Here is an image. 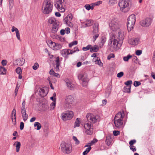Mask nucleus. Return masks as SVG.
Listing matches in <instances>:
<instances>
[{
  "label": "nucleus",
  "mask_w": 155,
  "mask_h": 155,
  "mask_svg": "<svg viewBox=\"0 0 155 155\" xmlns=\"http://www.w3.org/2000/svg\"><path fill=\"white\" fill-rule=\"evenodd\" d=\"M53 3L51 0H45L42 3L41 10L45 15L50 14L53 9Z\"/></svg>",
  "instance_id": "obj_1"
},
{
  "label": "nucleus",
  "mask_w": 155,
  "mask_h": 155,
  "mask_svg": "<svg viewBox=\"0 0 155 155\" xmlns=\"http://www.w3.org/2000/svg\"><path fill=\"white\" fill-rule=\"evenodd\" d=\"M118 4L120 9L122 12L126 13L130 10V2L129 0H119Z\"/></svg>",
  "instance_id": "obj_2"
},
{
  "label": "nucleus",
  "mask_w": 155,
  "mask_h": 155,
  "mask_svg": "<svg viewBox=\"0 0 155 155\" xmlns=\"http://www.w3.org/2000/svg\"><path fill=\"white\" fill-rule=\"evenodd\" d=\"M109 28L113 32H115L119 29L120 25L119 21L116 19L112 18L109 22Z\"/></svg>",
  "instance_id": "obj_3"
},
{
  "label": "nucleus",
  "mask_w": 155,
  "mask_h": 155,
  "mask_svg": "<svg viewBox=\"0 0 155 155\" xmlns=\"http://www.w3.org/2000/svg\"><path fill=\"white\" fill-rule=\"evenodd\" d=\"M61 147L62 151L64 153L69 154L72 151V145L69 143L62 142L61 144Z\"/></svg>",
  "instance_id": "obj_4"
},
{
  "label": "nucleus",
  "mask_w": 155,
  "mask_h": 155,
  "mask_svg": "<svg viewBox=\"0 0 155 155\" xmlns=\"http://www.w3.org/2000/svg\"><path fill=\"white\" fill-rule=\"evenodd\" d=\"M109 44H110L111 48L113 49L117 48L118 45L119 46H120L121 44L116 39V38L113 34H111L110 36Z\"/></svg>",
  "instance_id": "obj_5"
},
{
  "label": "nucleus",
  "mask_w": 155,
  "mask_h": 155,
  "mask_svg": "<svg viewBox=\"0 0 155 155\" xmlns=\"http://www.w3.org/2000/svg\"><path fill=\"white\" fill-rule=\"evenodd\" d=\"M136 21L135 16L134 14L130 15L127 19V27L129 31H131L134 28Z\"/></svg>",
  "instance_id": "obj_6"
},
{
  "label": "nucleus",
  "mask_w": 155,
  "mask_h": 155,
  "mask_svg": "<svg viewBox=\"0 0 155 155\" xmlns=\"http://www.w3.org/2000/svg\"><path fill=\"white\" fill-rule=\"evenodd\" d=\"M84 131L87 135H91L93 131V127L91 122L86 121L84 124Z\"/></svg>",
  "instance_id": "obj_7"
},
{
  "label": "nucleus",
  "mask_w": 155,
  "mask_h": 155,
  "mask_svg": "<svg viewBox=\"0 0 155 155\" xmlns=\"http://www.w3.org/2000/svg\"><path fill=\"white\" fill-rule=\"evenodd\" d=\"M65 4V3L64 0H58L56 3L55 4L54 6L59 11L63 12L65 11L64 6Z\"/></svg>",
  "instance_id": "obj_8"
},
{
  "label": "nucleus",
  "mask_w": 155,
  "mask_h": 155,
  "mask_svg": "<svg viewBox=\"0 0 155 155\" xmlns=\"http://www.w3.org/2000/svg\"><path fill=\"white\" fill-rule=\"evenodd\" d=\"M74 116L73 113L72 111H67L62 113L61 117L64 121L69 120L72 119Z\"/></svg>",
  "instance_id": "obj_9"
},
{
  "label": "nucleus",
  "mask_w": 155,
  "mask_h": 155,
  "mask_svg": "<svg viewBox=\"0 0 155 155\" xmlns=\"http://www.w3.org/2000/svg\"><path fill=\"white\" fill-rule=\"evenodd\" d=\"M78 78L81 81L83 86L86 87L87 86L89 80L87 78V74H86L82 73L79 74Z\"/></svg>",
  "instance_id": "obj_10"
},
{
  "label": "nucleus",
  "mask_w": 155,
  "mask_h": 155,
  "mask_svg": "<svg viewBox=\"0 0 155 155\" xmlns=\"http://www.w3.org/2000/svg\"><path fill=\"white\" fill-rule=\"evenodd\" d=\"M87 121L90 120L93 123H97L99 120V117L97 115H94L91 113L87 114L86 115Z\"/></svg>",
  "instance_id": "obj_11"
},
{
  "label": "nucleus",
  "mask_w": 155,
  "mask_h": 155,
  "mask_svg": "<svg viewBox=\"0 0 155 155\" xmlns=\"http://www.w3.org/2000/svg\"><path fill=\"white\" fill-rule=\"evenodd\" d=\"M48 45L52 49L54 50H58L62 48L61 45L56 43L54 42L50 41L48 42Z\"/></svg>",
  "instance_id": "obj_12"
},
{
  "label": "nucleus",
  "mask_w": 155,
  "mask_h": 155,
  "mask_svg": "<svg viewBox=\"0 0 155 155\" xmlns=\"http://www.w3.org/2000/svg\"><path fill=\"white\" fill-rule=\"evenodd\" d=\"M74 99V97L71 95H69L67 97L65 104V108H70L71 107V105L73 102Z\"/></svg>",
  "instance_id": "obj_13"
},
{
  "label": "nucleus",
  "mask_w": 155,
  "mask_h": 155,
  "mask_svg": "<svg viewBox=\"0 0 155 155\" xmlns=\"http://www.w3.org/2000/svg\"><path fill=\"white\" fill-rule=\"evenodd\" d=\"M72 17L73 16L71 14H70L68 15L63 19L64 23L70 27L72 26L73 24L71 22Z\"/></svg>",
  "instance_id": "obj_14"
},
{
  "label": "nucleus",
  "mask_w": 155,
  "mask_h": 155,
  "mask_svg": "<svg viewBox=\"0 0 155 155\" xmlns=\"http://www.w3.org/2000/svg\"><path fill=\"white\" fill-rule=\"evenodd\" d=\"M152 20V19L150 18H147L140 21V25L143 27L149 26L151 25Z\"/></svg>",
  "instance_id": "obj_15"
},
{
  "label": "nucleus",
  "mask_w": 155,
  "mask_h": 155,
  "mask_svg": "<svg viewBox=\"0 0 155 155\" xmlns=\"http://www.w3.org/2000/svg\"><path fill=\"white\" fill-rule=\"evenodd\" d=\"M117 38L116 39L121 44L123 42L124 38V34L123 32H119L117 35Z\"/></svg>",
  "instance_id": "obj_16"
},
{
  "label": "nucleus",
  "mask_w": 155,
  "mask_h": 155,
  "mask_svg": "<svg viewBox=\"0 0 155 155\" xmlns=\"http://www.w3.org/2000/svg\"><path fill=\"white\" fill-rule=\"evenodd\" d=\"M39 91L40 96L42 97L45 96L48 93V90L46 88H40Z\"/></svg>",
  "instance_id": "obj_17"
},
{
  "label": "nucleus",
  "mask_w": 155,
  "mask_h": 155,
  "mask_svg": "<svg viewBox=\"0 0 155 155\" xmlns=\"http://www.w3.org/2000/svg\"><path fill=\"white\" fill-rule=\"evenodd\" d=\"M124 117V113L119 112L116 115L114 118V120L118 121L119 120H123V118Z\"/></svg>",
  "instance_id": "obj_18"
},
{
  "label": "nucleus",
  "mask_w": 155,
  "mask_h": 155,
  "mask_svg": "<svg viewBox=\"0 0 155 155\" xmlns=\"http://www.w3.org/2000/svg\"><path fill=\"white\" fill-rule=\"evenodd\" d=\"M139 41L138 38H132L129 39L128 43L131 45H136L138 44Z\"/></svg>",
  "instance_id": "obj_19"
},
{
  "label": "nucleus",
  "mask_w": 155,
  "mask_h": 155,
  "mask_svg": "<svg viewBox=\"0 0 155 155\" xmlns=\"http://www.w3.org/2000/svg\"><path fill=\"white\" fill-rule=\"evenodd\" d=\"M59 28V23L53 25L51 29V32L52 33L55 34L58 31Z\"/></svg>",
  "instance_id": "obj_20"
},
{
  "label": "nucleus",
  "mask_w": 155,
  "mask_h": 155,
  "mask_svg": "<svg viewBox=\"0 0 155 155\" xmlns=\"http://www.w3.org/2000/svg\"><path fill=\"white\" fill-rule=\"evenodd\" d=\"M11 118L13 122H14L13 120H14V124L15 125L16 124V111L15 109H14L12 111Z\"/></svg>",
  "instance_id": "obj_21"
},
{
  "label": "nucleus",
  "mask_w": 155,
  "mask_h": 155,
  "mask_svg": "<svg viewBox=\"0 0 155 155\" xmlns=\"http://www.w3.org/2000/svg\"><path fill=\"white\" fill-rule=\"evenodd\" d=\"M16 62L17 63V64L19 66L22 65L25 63V59L22 58H19L15 60Z\"/></svg>",
  "instance_id": "obj_22"
},
{
  "label": "nucleus",
  "mask_w": 155,
  "mask_h": 155,
  "mask_svg": "<svg viewBox=\"0 0 155 155\" xmlns=\"http://www.w3.org/2000/svg\"><path fill=\"white\" fill-rule=\"evenodd\" d=\"M114 123L115 126L118 128H121L123 124V120H118V121L114 120Z\"/></svg>",
  "instance_id": "obj_23"
},
{
  "label": "nucleus",
  "mask_w": 155,
  "mask_h": 155,
  "mask_svg": "<svg viewBox=\"0 0 155 155\" xmlns=\"http://www.w3.org/2000/svg\"><path fill=\"white\" fill-rule=\"evenodd\" d=\"M48 23L52 24V25L59 23L58 21L56 20L54 18L51 17L49 18L48 20Z\"/></svg>",
  "instance_id": "obj_24"
},
{
  "label": "nucleus",
  "mask_w": 155,
  "mask_h": 155,
  "mask_svg": "<svg viewBox=\"0 0 155 155\" xmlns=\"http://www.w3.org/2000/svg\"><path fill=\"white\" fill-rule=\"evenodd\" d=\"M98 24L97 23L94 24L93 26V34L99 33L98 31Z\"/></svg>",
  "instance_id": "obj_25"
},
{
  "label": "nucleus",
  "mask_w": 155,
  "mask_h": 155,
  "mask_svg": "<svg viewBox=\"0 0 155 155\" xmlns=\"http://www.w3.org/2000/svg\"><path fill=\"white\" fill-rule=\"evenodd\" d=\"M61 55L64 57H66L69 54L68 49H64L61 50Z\"/></svg>",
  "instance_id": "obj_26"
},
{
  "label": "nucleus",
  "mask_w": 155,
  "mask_h": 155,
  "mask_svg": "<svg viewBox=\"0 0 155 155\" xmlns=\"http://www.w3.org/2000/svg\"><path fill=\"white\" fill-rule=\"evenodd\" d=\"M86 23L85 24V26L83 25V28H85L87 27H89L92 25L93 22L91 20H88L86 21Z\"/></svg>",
  "instance_id": "obj_27"
},
{
  "label": "nucleus",
  "mask_w": 155,
  "mask_h": 155,
  "mask_svg": "<svg viewBox=\"0 0 155 155\" xmlns=\"http://www.w3.org/2000/svg\"><path fill=\"white\" fill-rule=\"evenodd\" d=\"M106 143L108 146H109L111 144L112 141V139L110 136H107L106 137Z\"/></svg>",
  "instance_id": "obj_28"
},
{
  "label": "nucleus",
  "mask_w": 155,
  "mask_h": 155,
  "mask_svg": "<svg viewBox=\"0 0 155 155\" xmlns=\"http://www.w3.org/2000/svg\"><path fill=\"white\" fill-rule=\"evenodd\" d=\"M66 82L67 87L69 89H71L73 88L74 87V84H72L71 82L68 80H66Z\"/></svg>",
  "instance_id": "obj_29"
},
{
  "label": "nucleus",
  "mask_w": 155,
  "mask_h": 155,
  "mask_svg": "<svg viewBox=\"0 0 155 155\" xmlns=\"http://www.w3.org/2000/svg\"><path fill=\"white\" fill-rule=\"evenodd\" d=\"M14 144H16V150L17 152H19L21 147V143L20 142L16 141Z\"/></svg>",
  "instance_id": "obj_30"
},
{
  "label": "nucleus",
  "mask_w": 155,
  "mask_h": 155,
  "mask_svg": "<svg viewBox=\"0 0 155 155\" xmlns=\"http://www.w3.org/2000/svg\"><path fill=\"white\" fill-rule=\"evenodd\" d=\"M131 86L130 85L129 87H124L123 89V92L125 93H129L130 91Z\"/></svg>",
  "instance_id": "obj_31"
},
{
  "label": "nucleus",
  "mask_w": 155,
  "mask_h": 155,
  "mask_svg": "<svg viewBox=\"0 0 155 155\" xmlns=\"http://www.w3.org/2000/svg\"><path fill=\"white\" fill-rule=\"evenodd\" d=\"M6 69L3 67H0V74H6Z\"/></svg>",
  "instance_id": "obj_32"
},
{
  "label": "nucleus",
  "mask_w": 155,
  "mask_h": 155,
  "mask_svg": "<svg viewBox=\"0 0 155 155\" xmlns=\"http://www.w3.org/2000/svg\"><path fill=\"white\" fill-rule=\"evenodd\" d=\"M99 49V48L97 46H94L92 47L91 45V48L90 51L92 52H96L98 51Z\"/></svg>",
  "instance_id": "obj_33"
},
{
  "label": "nucleus",
  "mask_w": 155,
  "mask_h": 155,
  "mask_svg": "<svg viewBox=\"0 0 155 155\" xmlns=\"http://www.w3.org/2000/svg\"><path fill=\"white\" fill-rule=\"evenodd\" d=\"M79 119L77 118L74 123V128L76 127H78L80 126V122L79 121Z\"/></svg>",
  "instance_id": "obj_34"
},
{
  "label": "nucleus",
  "mask_w": 155,
  "mask_h": 155,
  "mask_svg": "<svg viewBox=\"0 0 155 155\" xmlns=\"http://www.w3.org/2000/svg\"><path fill=\"white\" fill-rule=\"evenodd\" d=\"M85 8L87 10H89L90 9L93 10L94 9V6H91L89 4H86L84 6Z\"/></svg>",
  "instance_id": "obj_35"
},
{
  "label": "nucleus",
  "mask_w": 155,
  "mask_h": 155,
  "mask_svg": "<svg viewBox=\"0 0 155 155\" xmlns=\"http://www.w3.org/2000/svg\"><path fill=\"white\" fill-rule=\"evenodd\" d=\"M117 3V0H109L108 4L110 6H112Z\"/></svg>",
  "instance_id": "obj_36"
},
{
  "label": "nucleus",
  "mask_w": 155,
  "mask_h": 155,
  "mask_svg": "<svg viewBox=\"0 0 155 155\" xmlns=\"http://www.w3.org/2000/svg\"><path fill=\"white\" fill-rule=\"evenodd\" d=\"M34 127H37L36 129L37 130H39L41 128V124L38 122H36L34 124Z\"/></svg>",
  "instance_id": "obj_37"
},
{
  "label": "nucleus",
  "mask_w": 155,
  "mask_h": 155,
  "mask_svg": "<svg viewBox=\"0 0 155 155\" xmlns=\"http://www.w3.org/2000/svg\"><path fill=\"white\" fill-rule=\"evenodd\" d=\"M56 102L55 101H53L50 104V110H53L56 105Z\"/></svg>",
  "instance_id": "obj_38"
},
{
  "label": "nucleus",
  "mask_w": 155,
  "mask_h": 155,
  "mask_svg": "<svg viewBox=\"0 0 155 155\" xmlns=\"http://www.w3.org/2000/svg\"><path fill=\"white\" fill-rule=\"evenodd\" d=\"M132 57V56L130 54H128L126 56L123 57V60L125 61H127L129 60Z\"/></svg>",
  "instance_id": "obj_39"
},
{
  "label": "nucleus",
  "mask_w": 155,
  "mask_h": 155,
  "mask_svg": "<svg viewBox=\"0 0 155 155\" xmlns=\"http://www.w3.org/2000/svg\"><path fill=\"white\" fill-rule=\"evenodd\" d=\"M45 52L47 53L48 54V55L49 56V57L50 59H52L53 58V57H54L53 55V54H51V52L49 51H48V50L46 48L45 49Z\"/></svg>",
  "instance_id": "obj_40"
},
{
  "label": "nucleus",
  "mask_w": 155,
  "mask_h": 155,
  "mask_svg": "<svg viewBox=\"0 0 155 155\" xmlns=\"http://www.w3.org/2000/svg\"><path fill=\"white\" fill-rule=\"evenodd\" d=\"M22 115L23 119L24 121H25L28 117V115L26 113H25Z\"/></svg>",
  "instance_id": "obj_41"
},
{
  "label": "nucleus",
  "mask_w": 155,
  "mask_h": 155,
  "mask_svg": "<svg viewBox=\"0 0 155 155\" xmlns=\"http://www.w3.org/2000/svg\"><path fill=\"white\" fill-rule=\"evenodd\" d=\"M91 45H88L86 47H84L82 48V50L84 51H87L89 49L91 50Z\"/></svg>",
  "instance_id": "obj_42"
},
{
  "label": "nucleus",
  "mask_w": 155,
  "mask_h": 155,
  "mask_svg": "<svg viewBox=\"0 0 155 155\" xmlns=\"http://www.w3.org/2000/svg\"><path fill=\"white\" fill-rule=\"evenodd\" d=\"M78 44V41H75L69 43V47H72L73 45H76Z\"/></svg>",
  "instance_id": "obj_43"
},
{
  "label": "nucleus",
  "mask_w": 155,
  "mask_h": 155,
  "mask_svg": "<svg viewBox=\"0 0 155 155\" xmlns=\"http://www.w3.org/2000/svg\"><path fill=\"white\" fill-rule=\"evenodd\" d=\"M73 139L75 142V144L76 145H78L80 143V142L77 138L75 136L73 137Z\"/></svg>",
  "instance_id": "obj_44"
},
{
  "label": "nucleus",
  "mask_w": 155,
  "mask_h": 155,
  "mask_svg": "<svg viewBox=\"0 0 155 155\" xmlns=\"http://www.w3.org/2000/svg\"><path fill=\"white\" fill-rule=\"evenodd\" d=\"M19 86L18 85V84H17L16 85V87H15V96H16L17 93L18 92V90L19 88Z\"/></svg>",
  "instance_id": "obj_45"
},
{
  "label": "nucleus",
  "mask_w": 155,
  "mask_h": 155,
  "mask_svg": "<svg viewBox=\"0 0 155 155\" xmlns=\"http://www.w3.org/2000/svg\"><path fill=\"white\" fill-rule=\"evenodd\" d=\"M16 71L17 73L18 74H21L22 71L20 67H18L16 69Z\"/></svg>",
  "instance_id": "obj_46"
},
{
  "label": "nucleus",
  "mask_w": 155,
  "mask_h": 155,
  "mask_svg": "<svg viewBox=\"0 0 155 155\" xmlns=\"http://www.w3.org/2000/svg\"><path fill=\"white\" fill-rule=\"evenodd\" d=\"M106 41V38H102L101 39V41L100 42V45H101L102 46H103L104 43Z\"/></svg>",
  "instance_id": "obj_47"
},
{
  "label": "nucleus",
  "mask_w": 155,
  "mask_h": 155,
  "mask_svg": "<svg viewBox=\"0 0 155 155\" xmlns=\"http://www.w3.org/2000/svg\"><path fill=\"white\" fill-rule=\"evenodd\" d=\"M95 62L96 64H97L98 65H100L101 66H102L103 65V64L101 63V61L100 60H96L95 61Z\"/></svg>",
  "instance_id": "obj_48"
},
{
  "label": "nucleus",
  "mask_w": 155,
  "mask_h": 155,
  "mask_svg": "<svg viewBox=\"0 0 155 155\" xmlns=\"http://www.w3.org/2000/svg\"><path fill=\"white\" fill-rule=\"evenodd\" d=\"M130 150L133 152L136 151L137 150L136 147L134 146H130Z\"/></svg>",
  "instance_id": "obj_49"
},
{
  "label": "nucleus",
  "mask_w": 155,
  "mask_h": 155,
  "mask_svg": "<svg viewBox=\"0 0 155 155\" xmlns=\"http://www.w3.org/2000/svg\"><path fill=\"white\" fill-rule=\"evenodd\" d=\"M136 142V141L135 139L131 140L129 142L130 146H133V145L135 144Z\"/></svg>",
  "instance_id": "obj_50"
},
{
  "label": "nucleus",
  "mask_w": 155,
  "mask_h": 155,
  "mask_svg": "<svg viewBox=\"0 0 155 155\" xmlns=\"http://www.w3.org/2000/svg\"><path fill=\"white\" fill-rule=\"evenodd\" d=\"M39 67V65L36 62L34 64V65H33L32 67L33 68L34 70H36Z\"/></svg>",
  "instance_id": "obj_51"
},
{
  "label": "nucleus",
  "mask_w": 155,
  "mask_h": 155,
  "mask_svg": "<svg viewBox=\"0 0 155 155\" xmlns=\"http://www.w3.org/2000/svg\"><path fill=\"white\" fill-rule=\"evenodd\" d=\"M108 88L109 89H108V90L107 91H106V93H107V94H108V95L110 94V91H111V88H112V86H111L110 85H109L108 87Z\"/></svg>",
  "instance_id": "obj_52"
},
{
  "label": "nucleus",
  "mask_w": 155,
  "mask_h": 155,
  "mask_svg": "<svg viewBox=\"0 0 155 155\" xmlns=\"http://www.w3.org/2000/svg\"><path fill=\"white\" fill-rule=\"evenodd\" d=\"M141 83L139 81H135L134 82V85L135 87H137L140 85Z\"/></svg>",
  "instance_id": "obj_53"
},
{
  "label": "nucleus",
  "mask_w": 155,
  "mask_h": 155,
  "mask_svg": "<svg viewBox=\"0 0 155 155\" xmlns=\"http://www.w3.org/2000/svg\"><path fill=\"white\" fill-rule=\"evenodd\" d=\"M16 36L17 39L18 40H20V33H19V32L18 30V31H17L16 30Z\"/></svg>",
  "instance_id": "obj_54"
},
{
  "label": "nucleus",
  "mask_w": 155,
  "mask_h": 155,
  "mask_svg": "<svg viewBox=\"0 0 155 155\" xmlns=\"http://www.w3.org/2000/svg\"><path fill=\"white\" fill-rule=\"evenodd\" d=\"M113 134L114 136H117L120 134V132L119 131L114 130L113 132Z\"/></svg>",
  "instance_id": "obj_55"
},
{
  "label": "nucleus",
  "mask_w": 155,
  "mask_h": 155,
  "mask_svg": "<svg viewBox=\"0 0 155 155\" xmlns=\"http://www.w3.org/2000/svg\"><path fill=\"white\" fill-rule=\"evenodd\" d=\"M97 140L96 139H94L91 141V142L89 143V144H90L91 145L94 144L95 143L97 142Z\"/></svg>",
  "instance_id": "obj_56"
},
{
  "label": "nucleus",
  "mask_w": 155,
  "mask_h": 155,
  "mask_svg": "<svg viewBox=\"0 0 155 155\" xmlns=\"http://www.w3.org/2000/svg\"><path fill=\"white\" fill-rule=\"evenodd\" d=\"M94 35L93 36V38L94 41H95L97 38L98 37L99 35V33L93 34Z\"/></svg>",
  "instance_id": "obj_57"
},
{
  "label": "nucleus",
  "mask_w": 155,
  "mask_h": 155,
  "mask_svg": "<svg viewBox=\"0 0 155 155\" xmlns=\"http://www.w3.org/2000/svg\"><path fill=\"white\" fill-rule=\"evenodd\" d=\"M132 83V81L131 80H129L126 82L125 83V84L127 86H130V85Z\"/></svg>",
  "instance_id": "obj_58"
},
{
  "label": "nucleus",
  "mask_w": 155,
  "mask_h": 155,
  "mask_svg": "<svg viewBox=\"0 0 155 155\" xmlns=\"http://www.w3.org/2000/svg\"><path fill=\"white\" fill-rule=\"evenodd\" d=\"M24 124L23 122H21L20 123V128L21 130H22L24 128Z\"/></svg>",
  "instance_id": "obj_59"
},
{
  "label": "nucleus",
  "mask_w": 155,
  "mask_h": 155,
  "mask_svg": "<svg viewBox=\"0 0 155 155\" xmlns=\"http://www.w3.org/2000/svg\"><path fill=\"white\" fill-rule=\"evenodd\" d=\"M142 51L141 50H137L136 51V54L137 55H140L142 53Z\"/></svg>",
  "instance_id": "obj_60"
},
{
  "label": "nucleus",
  "mask_w": 155,
  "mask_h": 155,
  "mask_svg": "<svg viewBox=\"0 0 155 155\" xmlns=\"http://www.w3.org/2000/svg\"><path fill=\"white\" fill-rule=\"evenodd\" d=\"M124 74L123 72H120L117 74V76L119 78H121L123 76Z\"/></svg>",
  "instance_id": "obj_61"
},
{
  "label": "nucleus",
  "mask_w": 155,
  "mask_h": 155,
  "mask_svg": "<svg viewBox=\"0 0 155 155\" xmlns=\"http://www.w3.org/2000/svg\"><path fill=\"white\" fill-rule=\"evenodd\" d=\"M115 57L114 54H111L109 55L107 57V59L108 60L110 59L111 58H114Z\"/></svg>",
  "instance_id": "obj_62"
},
{
  "label": "nucleus",
  "mask_w": 155,
  "mask_h": 155,
  "mask_svg": "<svg viewBox=\"0 0 155 155\" xmlns=\"http://www.w3.org/2000/svg\"><path fill=\"white\" fill-rule=\"evenodd\" d=\"M58 39L61 42H64L65 41V38L61 37H58Z\"/></svg>",
  "instance_id": "obj_63"
},
{
  "label": "nucleus",
  "mask_w": 155,
  "mask_h": 155,
  "mask_svg": "<svg viewBox=\"0 0 155 155\" xmlns=\"http://www.w3.org/2000/svg\"><path fill=\"white\" fill-rule=\"evenodd\" d=\"M65 31H66V33L68 34L70 33V29L69 28H65Z\"/></svg>",
  "instance_id": "obj_64"
}]
</instances>
